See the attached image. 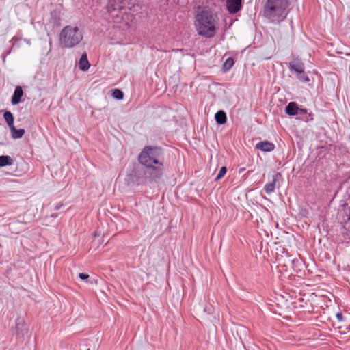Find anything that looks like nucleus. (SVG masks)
I'll return each instance as SVG.
<instances>
[{"label": "nucleus", "mask_w": 350, "mask_h": 350, "mask_svg": "<svg viewBox=\"0 0 350 350\" xmlns=\"http://www.w3.org/2000/svg\"><path fill=\"white\" fill-rule=\"evenodd\" d=\"M194 25L199 35L212 38L217 29L218 18L211 10L204 8L196 14Z\"/></svg>", "instance_id": "f257e3e1"}, {"label": "nucleus", "mask_w": 350, "mask_h": 350, "mask_svg": "<svg viewBox=\"0 0 350 350\" xmlns=\"http://www.w3.org/2000/svg\"><path fill=\"white\" fill-rule=\"evenodd\" d=\"M107 12L114 23L119 25L120 28L123 29H129L135 19L131 12L118 5L116 1H110L107 7Z\"/></svg>", "instance_id": "f03ea898"}, {"label": "nucleus", "mask_w": 350, "mask_h": 350, "mask_svg": "<svg viewBox=\"0 0 350 350\" xmlns=\"http://www.w3.org/2000/svg\"><path fill=\"white\" fill-rule=\"evenodd\" d=\"M83 33L76 25H66L59 33V42L64 48H72L83 40Z\"/></svg>", "instance_id": "7ed1b4c3"}, {"label": "nucleus", "mask_w": 350, "mask_h": 350, "mask_svg": "<svg viewBox=\"0 0 350 350\" xmlns=\"http://www.w3.org/2000/svg\"><path fill=\"white\" fill-rule=\"evenodd\" d=\"M161 150L157 147L147 146L144 148L139 156V161L147 167L159 169L162 166L160 162Z\"/></svg>", "instance_id": "20e7f679"}, {"label": "nucleus", "mask_w": 350, "mask_h": 350, "mask_svg": "<svg viewBox=\"0 0 350 350\" xmlns=\"http://www.w3.org/2000/svg\"><path fill=\"white\" fill-rule=\"evenodd\" d=\"M289 5V0H267L265 12L269 16H281Z\"/></svg>", "instance_id": "39448f33"}, {"label": "nucleus", "mask_w": 350, "mask_h": 350, "mask_svg": "<svg viewBox=\"0 0 350 350\" xmlns=\"http://www.w3.org/2000/svg\"><path fill=\"white\" fill-rule=\"evenodd\" d=\"M277 261L278 266H283L286 267L291 266L293 269L297 266V265L301 264V262L299 259L292 258L287 254L278 256Z\"/></svg>", "instance_id": "423d86ee"}, {"label": "nucleus", "mask_w": 350, "mask_h": 350, "mask_svg": "<svg viewBox=\"0 0 350 350\" xmlns=\"http://www.w3.org/2000/svg\"><path fill=\"white\" fill-rule=\"evenodd\" d=\"M242 0H227V10L230 14H234L239 12L241 8Z\"/></svg>", "instance_id": "0eeeda50"}, {"label": "nucleus", "mask_w": 350, "mask_h": 350, "mask_svg": "<svg viewBox=\"0 0 350 350\" xmlns=\"http://www.w3.org/2000/svg\"><path fill=\"white\" fill-rule=\"evenodd\" d=\"M282 177L280 173L278 172L273 176V179L271 183H267L265 185L264 189L266 193L271 194L273 193L275 188L276 182Z\"/></svg>", "instance_id": "6e6552de"}, {"label": "nucleus", "mask_w": 350, "mask_h": 350, "mask_svg": "<svg viewBox=\"0 0 350 350\" xmlns=\"http://www.w3.org/2000/svg\"><path fill=\"white\" fill-rule=\"evenodd\" d=\"M256 148L259 149L264 152H271L275 148V145L268 141H264L256 144Z\"/></svg>", "instance_id": "1a4fd4ad"}, {"label": "nucleus", "mask_w": 350, "mask_h": 350, "mask_svg": "<svg viewBox=\"0 0 350 350\" xmlns=\"http://www.w3.org/2000/svg\"><path fill=\"white\" fill-rule=\"evenodd\" d=\"M23 95V91L21 86H17L15 88L14 94L12 97V105H17L21 102V97Z\"/></svg>", "instance_id": "9d476101"}, {"label": "nucleus", "mask_w": 350, "mask_h": 350, "mask_svg": "<svg viewBox=\"0 0 350 350\" xmlns=\"http://www.w3.org/2000/svg\"><path fill=\"white\" fill-rule=\"evenodd\" d=\"M79 67L80 70L83 71H87L90 68V64L88 59V55L86 53L82 54L79 62Z\"/></svg>", "instance_id": "9b49d317"}, {"label": "nucleus", "mask_w": 350, "mask_h": 350, "mask_svg": "<svg viewBox=\"0 0 350 350\" xmlns=\"http://www.w3.org/2000/svg\"><path fill=\"white\" fill-rule=\"evenodd\" d=\"M299 108L295 102H291L286 107L285 111L289 116H295L299 113Z\"/></svg>", "instance_id": "f8f14e48"}, {"label": "nucleus", "mask_w": 350, "mask_h": 350, "mask_svg": "<svg viewBox=\"0 0 350 350\" xmlns=\"http://www.w3.org/2000/svg\"><path fill=\"white\" fill-rule=\"evenodd\" d=\"M216 122L219 124H223L226 122V114L223 111H217L215 115Z\"/></svg>", "instance_id": "ddd939ff"}, {"label": "nucleus", "mask_w": 350, "mask_h": 350, "mask_svg": "<svg viewBox=\"0 0 350 350\" xmlns=\"http://www.w3.org/2000/svg\"><path fill=\"white\" fill-rule=\"evenodd\" d=\"M10 129L12 133V137L14 139L21 138L25 133V130L23 129H17L14 126Z\"/></svg>", "instance_id": "4468645a"}, {"label": "nucleus", "mask_w": 350, "mask_h": 350, "mask_svg": "<svg viewBox=\"0 0 350 350\" xmlns=\"http://www.w3.org/2000/svg\"><path fill=\"white\" fill-rule=\"evenodd\" d=\"M13 163V159L10 156H0V167L11 165Z\"/></svg>", "instance_id": "2eb2a0df"}, {"label": "nucleus", "mask_w": 350, "mask_h": 350, "mask_svg": "<svg viewBox=\"0 0 350 350\" xmlns=\"http://www.w3.org/2000/svg\"><path fill=\"white\" fill-rule=\"evenodd\" d=\"M3 117L5 118V122H7L8 125L9 126L10 129L14 126V116L12 113L10 111H5L4 113Z\"/></svg>", "instance_id": "dca6fc26"}, {"label": "nucleus", "mask_w": 350, "mask_h": 350, "mask_svg": "<svg viewBox=\"0 0 350 350\" xmlns=\"http://www.w3.org/2000/svg\"><path fill=\"white\" fill-rule=\"evenodd\" d=\"M234 59L231 57H229L224 63L223 67L225 70H228L234 65Z\"/></svg>", "instance_id": "f3484780"}, {"label": "nucleus", "mask_w": 350, "mask_h": 350, "mask_svg": "<svg viewBox=\"0 0 350 350\" xmlns=\"http://www.w3.org/2000/svg\"><path fill=\"white\" fill-rule=\"evenodd\" d=\"M113 96L118 100H122L124 97V94L122 90L119 89H115L113 91Z\"/></svg>", "instance_id": "a211bd4d"}, {"label": "nucleus", "mask_w": 350, "mask_h": 350, "mask_svg": "<svg viewBox=\"0 0 350 350\" xmlns=\"http://www.w3.org/2000/svg\"><path fill=\"white\" fill-rule=\"evenodd\" d=\"M226 172H227L226 167H225V166L221 167L219 171V173L217 174V175L215 178V180H219L221 178H222L225 176Z\"/></svg>", "instance_id": "6ab92c4d"}, {"label": "nucleus", "mask_w": 350, "mask_h": 350, "mask_svg": "<svg viewBox=\"0 0 350 350\" xmlns=\"http://www.w3.org/2000/svg\"><path fill=\"white\" fill-rule=\"evenodd\" d=\"M306 301H304L303 298H299L297 301H294V307L296 308H303L306 304Z\"/></svg>", "instance_id": "aec40b11"}, {"label": "nucleus", "mask_w": 350, "mask_h": 350, "mask_svg": "<svg viewBox=\"0 0 350 350\" xmlns=\"http://www.w3.org/2000/svg\"><path fill=\"white\" fill-rule=\"evenodd\" d=\"M79 277L81 280H85L88 279L89 275L87 273H81L79 274Z\"/></svg>", "instance_id": "412c9836"}, {"label": "nucleus", "mask_w": 350, "mask_h": 350, "mask_svg": "<svg viewBox=\"0 0 350 350\" xmlns=\"http://www.w3.org/2000/svg\"><path fill=\"white\" fill-rule=\"evenodd\" d=\"M295 70L297 72H299V73H301V72H304V70L302 68V67H301L300 66H298L297 67H295L294 68Z\"/></svg>", "instance_id": "4be33fe9"}, {"label": "nucleus", "mask_w": 350, "mask_h": 350, "mask_svg": "<svg viewBox=\"0 0 350 350\" xmlns=\"http://www.w3.org/2000/svg\"><path fill=\"white\" fill-rule=\"evenodd\" d=\"M336 316L339 320H341L342 318V315L341 313H338Z\"/></svg>", "instance_id": "5701e85b"}, {"label": "nucleus", "mask_w": 350, "mask_h": 350, "mask_svg": "<svg viewBox=\"0 0 350 350\" xmlns=\"http://www.w3.org/2000/svg\"><path fill=\"white\" fill-rule=\"evenodd\" d=\"M299 112H300L301 113H306V109H299Z\"/></svg>", "instance_id": "b1692460"}]
</instances>
